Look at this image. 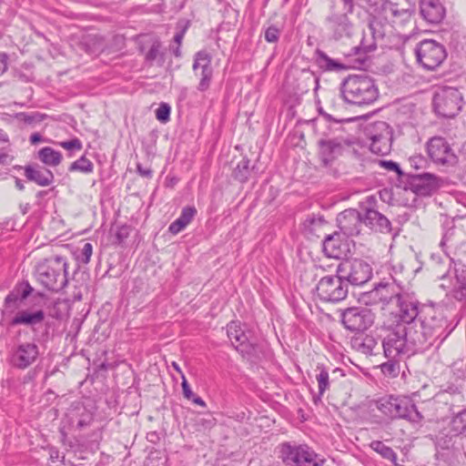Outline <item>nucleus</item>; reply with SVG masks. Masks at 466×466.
<instances>
[{
  "label": "nucleus",
  "instance_id": "nucleus-33",
  "mask_svg": "<svg viewBox=\"0 0 466 466\" xmlns=\"http://www.w3.org/2000/svg\"><path fill=\"white\" fill-rule=\"evenodd\" d=\"M316 64L324 71H340L345 66L340 62L330 58L324 51L317 49L315 51Z\"/></svg>",
  "mask_w": 466,
  "mask_h": 466
},
{
  "label": "nucleus",
  "instance_id": "nucleus-57",
  "mask_svg": "<svg viewBox=\"0 0 466 466\" xmlns=\"http://www.w3.org/2000/svg\"><path fill=\"white\" fill-rule=\"evenodd\" d=\"M325 222L324 218L322 217H317L315 215H310L309 216L305 222H304V226L306 228H309V227H312V226H318V225H322L323 223Z\"/></svg>",
  "mask_w": 466,
  "mask_h": 466
},
{
  "label": "nucleus",
  "instance_id": "nucleus-48",
  "mask_svg": "<svg viewBox=\"0 0 466 466\" xmlns=\"http://www.w3.org/2000/svg\"><path fill=\"white\" fill-rule=\"evenodd\" d=\"M171 107L167 103H161L156 110V117L158 121L166 123L169 120Z\"/></svg>",
  "mask_w": 466,
  "mask_h": 466
},
{
  "label": "nucleus",
  "instance_id": "nucleus-62",
  "mask_svg": "<svg viewBox=\"0 0 466 466\" xmlns=\"http://www.w3.org/2000/svg\"><path fill=\"white\" fill-rule=\"evenodd\" d=\"M185 31H186V29H183V30L176 33V35H174V42L176 43L177 46H181L182 39L185 35Z\"/></svg>",
  "mask_w": 466,
  "mask_h": 466
},
{
  "label": "nucleus",
  "instance_id": "nucleus-31",
  "mask_svg": "<svg viewBox=\"0 0 466 466\" xmlns=\"http://www.w3.org/2000/svg\"><path fill=\"white\" fill-rule=\"evenodd\" d=\"M196 214V208L190 206L183 208L180 216L169 225L168 231L173 235L178 234L191 222Z\"/></svg>",
  "mask_w": 466,
  "mask_h": 466
},
{
  "label": "nucleus",
  "instance_id": "nucleus-51",
  "mask_svg": "<svg viewBox=\"0 0 466 466\" xmlns=\"http://www.w3.org/2000/svg\"><path fill=\"white\" fill-rule=\"evenodd\" d=\"M94 46V49L90 51L91 53L102 52L105 48V45L103 42V38L98 35L91 36L86 41V46Z\"/></svg>",
  "mask_w": 466,
  "mask_h": 466
},
{
  "label": "nucleus",
  "instance_id": "nucleus-46",
  "mask_svg": "<svg viewBox=\"0 0 466 466\" xmlns=\"http://www.w3.org/2000/svg\"><path fill=\"white\" fill-rule=\"evenodd\" d=\"M161 44L156 41L152 44L149 50L146 54V60L148 63H152L157 58H160L161 62H164V54L160 51Z\"/></svg>",
  "mask_w": 466,
  "mask_h": 466
},
{
  "label": "nucleus",
  "instance_id": "nucleus-14",
  "mask_svg": "<svg viewBox=\"0 0 466 466\" xmlns=\"http://www.w3.org/2000/svg\"><path fill=\"white\" fill-rule=\"evenodd\" d=\"M343 327L351 332H364L374 323V314L367 307H350L340 310Z\"/></svg>",
  "mask_w": 466,
  "mask_h": 466
},
{
  "label": "nucleus",
  "instance_id": "nucleus-38",
  "mask_svg": "<svg viewBox=\"0 0 466 466\" xmlns=\"http://www.w3.org/2000/svg\"><path fill=\"white\" fill-rule=\"evenodd\" d=\"M463 237V232L454 228H449L443 235L441 241V246L443 248L448 246L449 248H458L460 247L459 240Z\"/></svg>",
  "mask_w": 466,
  "mask_h": 466
},
{
  "label": "nucleus",
  "instance_id": "nucleus-58",
  "mask_svg": "<svg viewBox=\"0 0 466 466\" xmlns=\"http://www.w3.org/2000/svg\"><path fill=\"white\" fill-rule=\"evenodd\" d=\"M16 117L27 124H31V123L35 122L36 119V116L28 114V113H25V112L17 114Z\"/></svg>",
  "mask_w": 466,
  "mask_h": 466
},
{
  "label": "nucleus",
  "instance_id": "nucleus-35",
  "mask_svg": "<svg viewBox=\"0 0 466 466\" xmlns=\"http://www.w3.org/2000/svg\"><path fill=\"white\" fill-rule=\"evenodd\" d=\"M38 159L48 167H57L63 159L62 154L51 147H45L38 151Z\"/></svg>",
  "mask_w": 466,
  "mask_h": 466
},
{
  "label": "nucleus",
  "instance_id": "nucleus-45",
  "mask_svg": "<svg viewBox=\"0 0 466 466\" xmlns=\"http://www.w3.org/2000/svg\"><path fill=\"white\" fill-rule=\"evenodd\" d=\"M213 78V68L212 69H207L200 71L199 74V83L198 85V90L200 92L207 91L211 85Z\"/></svg>",
  "mask_w": 466,
  "mask_h": 466
},
{
  "label": "nucleus",
  "instance_id": "nucleus-17",
  "mask_svg": "<svg viewBox=\"0 0 466 466\" xmlns=\"http://www.w3.org/2000/svg\"><path fill=\"white\" fill-rule=\"evenodd\" d=\"M427 152L431 159L438 165L452 167L458 162V157L441 137H433L427 142Z\"/></svg>",
  "mask_w": 466,
  "mask_h": 466
},
{
  "label": "nucleus",
  "instance_id": "nucleus-6",
  "mask_svg": "<svg viewBox=\"0 0 466 466\" xmlns=\"http://www.w3.org/2000/svg\"><path fill=\"white\" fill-rule=\"evenodd\" d=\"M451 266V258L446 257L444 259H441L434 267V271L437 277L445 281L447 274ZM441 288L443 289H450L451 296L457 301L461 303V310L466 311V266L455 268V282L451 287L444 282L441 283Z\"/></svg>",
  "mask_w": 466,
  "mask_h": 466
},
{
  "label": "nucleus",
  "instance_id": "nucleus-18",
  "mask_svg": "<svg viewBox=\"0 0 466 466\" xmlns=\"http://www.w3.org/2000/svg\"><path fill=\"white\" fill-rule=\"evenodd\" d=\"M364 8L369 14V29L370 35H373L375 38L383 39L387 34L391 32V22L390 16L377 7L373 3H368L362 0Z\"/></svg>",
  "mask_w": 466,
  "mask_h": 466
},
{
  "label": "nucleus",
  "instance_id": "nucleus-1",
  "mask_svg": "<svg viewBox=\"0 0 466 466\" xmlns=\"http://www.w3.org/2000/svg\"><path fill=\"white\" fill-rule=\"evenodd\" d=\"M456 325L442 308L424 304L417 324H411L410 328V339L418 350L424 351L432 346L438 349Z\"/></svg>",
  "mask_w": 466,
  "mask_h": 466
},
{
  "label": "nucleus",
  "instance_id": "nucleus-42",
  "mask_svg": "<svg viewBox=\"0 0 466 466\" xmlns=\"http://www.w3.org/2000/svg\"><path fill=\"white\" fill-rule=\"evenodd\" d=\"M249 175V159L244 157L234 169V177L241 183L248 180Z\"/></svg>",
  "mask_w": 466,
  "mask_h": 466
},
{
  "label": "nucleus",
  "instance_id": "nucleus-30",
  "mask_svg": "<svg viewBox=\"0 0 466 466\" xmlns=\"http://www.w3.org/2000/svg\"><path fill=\"white\" fill-rule=\"evenodd\" d=\"M350 345L356 351L364 355H372L374 350L378 347V339L371 335H360L353 337Z\"/></svg>",
  "mask_w": 466,
  "mask_h": 466
},
{
  "label": "nucleus",
  "instance_id": "nucleus-43",
  "mask_svg": "<svg viewBox=\"0 0 466 466\" xmlns=\"http://www.w3.org/2000/svg\"><path fill=\"white\" fill-rule=\"evenodd\" d=\"M388 361L380 365L381 372L388 377H397L400 372L399 359L387 358Z\"/></svg>",
  "mask_w": 466,
  "mask_h": 466
},
{
  "label": "nucleus",
  "instance_id": "nucleus-25",
  "mask_svg": "<svg viewBox=\"0 0 466 466\" xmlns=\"http://www.w3.org/2000/svg\"><path fill=\"white\" fill-rule=\"evenodd\" d=\"M410 188L419 196H429L438 187V177L431 173L410 175Z\"/></svg>",
  "mask_w": 466,
  "mask_h": 466
},
{
  "label": "nucleus",
  "instance_id": "nucleus-12",
  "mask_svg": "<svg viewBox=\"0 0 466 466\" xmlns=\"http://www.w3.org/2000/svg\"><path fill=\"white\" fill-rule=\"evenodd\" d=\"M365 135L370 141V148L372 153L387 155L391 150L393 130L385 121H376L365 127Z\"/></svg>",
  "mask_w": 466,
  "mask_h": 466
},
{
  "label": "nucleus",
  "instance_id": "nucleus-7",
  "mask_svg": "<svg viewBox=\"0 0 466 466\" xmlns=\"http://www.w3.org/2000/svg\"><path fill=\"white\" fill-rule=\"evenodd\" d=\"M383 299L392 302L396 306L397 324H402L405 328H410L411 324H417L420 319L421 306L413 294L408 292L397 293L395 296L383 295Z\"/></svg>",
  "mask_w": 466,
  "mask_h": 466
},
{
  "label": "nucleus",
  "instance_id": "nucleus-3",
  "mask_svg": "<svg viewBox=\"0 0 466 466\" xmlns=\"http://www.w3.org/2000/svg\"><path fill=\"white\" fill-rule=\"evenodd\" d=\"M340 92L346 103L358 106L371 105L379 97L375 80L367 75H350L341 83Z\"/></svg>",
  "mask_w": 466,
  "mask_h": 466
},
{
  "label": "nucleus",
  "instance_id": "nucleus-53",
  "mask_svg": "<svg viewBox=\"0 0 466 466\" xmlns=\"http://www.w3.org/2000/svg\"><path fill=\"white\" fill-rule=\"evenodd\" d=\"M279 30L275 25H270L265 31V39L268 43H276L279 38Z\"/></svg>",
  "mask_w": 466,
  "mask_h": 466
},
{
  "label": "nucleus",
  "instance_id": "nucleus-4",
  "mask_svg": "<svg viewBox=\"0 0 466 466\" xmlns=\"http://www.w3.org/2000/svg\"><path fill=\"white\" fill-rule=\"evenodd\" d=\"M7 327L23 326L31 329L34 339L39 343L46 342L51 339V322L46 319L43 309H17L14 314L3 317Z\"/></svg>",
  "mask_w": 466,
  "mask_h": 466
},
{
  "label": "nucleus",
  "instance_id": "nucleus-28",
  "mask_svg": "<svg viewBox=\"0 0 466 466\" xmlns=\"http://www.w3.org/2000/svg\"><path fill=\"white\" fill-rule=\"evenodd\" d=\"M348 250V245L339 232L328 235L323 240V251L329 258H341L347 255Z\"/></svg>",
  "mask_w": 466,
  "mask_h": 466
},
{
  "label": "nucleus",
  "instance_id": "nucleus-32",
  "mask_svg": "<svg viewBox=\"0 0 466 466\" xmlns=\"http://www.w3.org/2000/svg\"><path fill=\"white\" fill-rule=\"evenodd\" d=\"M378 39L379 38H375L373 35H370L368 37L364 33L360 45L352 48V55L359 56L358 60L364 62L366 60V56L376 50V42Z\"/></svg>",
  "mask_w": 466,
  "mask_h": 466
},
{
  "label": "nucleus",
  "instance_id": "nucleus-24",
  "mask_svg": "<svg viewBox=\"0 0 466 466\" xmlns=\"http://www.w3.org/2000/svg\"><path fill=\"white\" fill-rule=\"evenodd\" d=\"M394 405L393 420L403 419L411 423H420L422 421L423 415L418 410L411 399L408 397H396Z\"/></svg>",
  "mask_w": 466,
  "mask_h": 466
},
{
  "label": "nucleus",
  "instance_id": "nucleus-5",
  "mask_svg": "<svg viewBox=\"0 0 466 466\" xmlns=\"http://www.w3.org/2000/svg\"><path fill=\"white\" fill-rule=\"evenodd\" d=\"M410 330L411 329L405 328L402 324H395L389 328L381 342L386 358L400 359L419 351L410 339Z\"/></svg>",
  "mask_w": 466,
  "mask_h": 466
},
{
  "label": "nucleus",
  "instance_id": "nucleus-29",
  "mask_svg": "<svg viewBox=\"0 0 466 466\" xmlns=\"http://www.w3.org/2000/svg\"><path fill=\"white\" fill-rule=\"evenodd\" d=\"M24 170L25 177L40 187L50 186L55 180L54 173L50 169L38 165H27Z\"/></svg>",
  "mask_w": 466,
  "mask_h": 466
},
{
  "label": "nucleus",
  "instance_id": "nucleus-47",
  "mask_svg": "<svg viewBox=\"0 0 466 466\" xmlns=\"http://www.w3.org/2000/svg\"><path fill=\"white\" fill-rule=\"evenodd\" d=\"M93 253V246L91 243L86 242L79 252L76 253V259L83 263L87 264Z\"/></svg>",
  "mask_w": 466,
  "mask_h": 466
},
{
  "label": "nucleus",
  "instance_id": "nucleus-54",
  "mask_svg": "<svg viewBox=\"0 0 466 466\" xmlns=\"http://www.w3.org/2000/svg\"><path fill=\"white\" fill-rule=\"evenodd\" d=\"M380 167H385L386 169H388L390 171L396 172L398 175L402 174L399 164L392 160H380Z\"/></svg>",
  "mask_w": 466,
  "mask_h": 466
},
{
  "label": "nucleus",
  "instance_id": "nucleus-8",
  "mask_svg": "<svg viewBox=\"0 0 466 466\" xmlns=\"http://www.w3.org/2000/svg\"><path fill=\"white\" fill-rule=\"evenodd\" d=\"M414 52L418 64L428 71L440 67L447 57L445 46L432 39L420 41Z\"/></svg>",
  "mask_w": 466,
  "mask_h": 466
},
{
  "label": "nucleus",
  "instance_id": "nucleus-9",
  "mask_svg": "<svg viewBox=\"0 0 466 466\" xmlns=\"http://www.w3.org/2000/svg\"><path fill=\"white\" fill-rule=\"evenodd\" d=\"M462 107V95L456 87H439L433 96L435 113L444 118H452Z\"/></svg>",
  "mask_w": 466,
  "mask_h": 466
},
{
  "label": "nucleus",
  "instance_id": "nucleus-27",
  "mask_svg": "<svg viewBox=\"0 0 466 466\" xmlns=\"http://www.w3.org/2000/svg\"><path fill=\"white\" fill-rule=\"evenodd\" d=\"M420 14L430 24H438L445 16V8L440 0H420Z\"/></svg>",
  "mask_w": 466,
  "mask_h": 466
},
{
  "label": "nucleus",
  "instance_id": "nucleus-16",
  "mask_svg": "<svg viewBox=\"0 0 466 466\" xmlns=\"http://www.w3.org/2000/svg\"><path fill=\"white\" fill-rule=\"evenodd\" d=\"M351 142L344 137H329L324 135L318 141L319 155L324 166H329L350 148Z\"/></svg>",
  "mask_w": 466,
  "mask_h": 466
},
{
  "label": "nucleus",
  "instance_id": "nucleus-13",
  "mask_svg": "<svg viewBox=\"0 0 466 466\" xmlns=\"http://www.w3.org/2000/svg\"><path fill=\"white\" fill-rule=\"evenodd\" d=\"M227 336L232 346L242 357L250 361L259 359L261 349L258 343L248 340V336L241 328L238 321H231L227 325Z\"/></svg>",
  "mask_w": 466,
  "mask_h": 466
},
{
  "label": "nucleus",
  "instance_id": "nucleus-64",
  "mask_svg": "<svg viewBox=\"0 0 466 466\" xmlns=\"http://www.w3.org/2000/svg\"><path fill=\"white\" fill-rule=\"evenodd\" d=\"M344 3L345 8L347 9L346 13L352 14L354 4L352 0H342Z\"/></svg>",
  "mask_w": 466,
  "mask_h": 466
},
{
  "label": "nucleus",
  "instance_id": "nucleus-60",
  "mask_svg": "<svg viewBox=\"0 0 466 466\" xmlns=\"http://www.w3.org/2000/svg\"><path fill=\"white\" fill-rule=\"evenodd\" d=\"M7 55L0 53V76H2L7 70Z\"/></svg>",
  "mask_w": 466,
  "mask_h": 466
},
{
  "label": "nucleus",
  "instance_id": "nucleus-34",
  "mask_svg": "<svg viewBox=\"0 0 466 466\" xmlns=\"http://www.w3.org/2000/svg\"><path fill=\"white\" fill-rule=\"evenodd\" d=\"M451 431L454 436L466 441V408L454 413L451 419Z\"/></svg>",
  "mask_w": 466,
  "mask_h": 466
},
{
  "label": "nucleus",
  "instance_id": "nucleus-36",
  "mask_svg": "<svg viewBox=\"0 0 466 466\" xmlns=\"http://www.w3.org/2000/svg\"><path fill=\"white\" fill-rule=\"evenodd\" d=\"M395 400L394 396H385L375 400L374 405L385 417L393 420Z\"/></svg>",
  "mask_w": 466,
  "mask_h": 466
},
{
  "label": "nucleus",
  "instance_id": "nucleus-59",
  "mask_svg": "<svg viewBox=\"0 0 466 466\" xmlns=\"http://www.w3.org/2000/svg\"><path fill=\"white\" fill-rule=\"evenodd\" d=\"M137 173L144 177H152V170L150 168H145L141 164L137 165Z\"/></svg>",
  "mask_w": 466,
  "mask_h": 466
},
{
  "label": "nucleus",
  "instance_id": "nucleus-41",
  "mask_svg": "<svg viewBox=\"0 0 466 466\" xmlns=\"http://www.w3.org/2000/svg\"><path fill=\"white\" fill-rule=\"evenodd\" d=\"M68 170L70 172L79 171L88 174L93 172L94 165L88 158H86L85 156H82L70 165Z\"/></svg>",
  "mask_w": 466,
  "mask_h": 466
},
{
  "label": "nucleus",
  "instance_id": "nucleus-50",
  "mask_svg": "<svg viewBox=\"0 0 466 466\" xmlns=\"http://www.w3.org/2000/svg\"><path fill=\"white\" fill-rule=\"evenodd\" d=\"M58 145L66 150L79 151L82 149L83 145L79 138L74 137L73 139L59 142Z\"/></svg>",
  "mask_w": 466,
  "mask_h": 466
},
{
  "label": "nucleus",
  "instance_id": "nucleus-61",
  "mask_svg": "<svg viewBox=\"0 0 466 466\" xmlns=\"http://www.w3.org/2000/svg\"><path fill=\"white\" fill-rule=\"evenodd\" d=\"M9 159L8 151L5 148L0 149V164H6Z\"/></svg>",
  "mask_w": 466,
  "mask_h": 466
},
{
  "label": "nucleus",
  "instance_id": "nucleus-37",
  "mask_svg": "<svg viewBox=\"0 0 466 466\" xmlns=\"http://www.w3.org/2000/svg\"><path fill=\"white\" fill-rule=\"evenodd\" d=\"M370 447L379 453L383 459L389 460L394 465H397V454L390 447L385 445L380 441H371Z\"/></svg>",
  "mask_w": 466,
  "mask_h": 466
},
{
  "label": "nucleus",
  "instance_id": "nucleus-20",
  "mask_svg": "<svg viewBox=\"0 0 466 466\" xmlns=\"http://www.w3.org/2000/svg\"><path fill=\"white\" fill-rule=\"evenodd\" d=\"M349 13L331 10L326 17L328 29L332 33L335 40L343 37H351L354 31V25L349 17Z\"/></svg>",
  "mask_w": 466,
  "mask_h": 466
},
{
  "label": "nucleus",
  "instance_id": "nucleus-40",
  "mask_svg": "<svg viewBox=\"0 0 466 466\" xmlns=\"http://www.w3.org/2000/svg\"><path fill=\"white\" fill-rule=\"evenodd\" d=\"M211 60V56L208 51L200 50L195 54L192 68L195 72L199 68L201 70H204L205 68L212 69Z\"/></svg>",
  "mask_w": 466,
  "mask_h": 466
},
{
  "label": "nucleus",
  "instance_id": "nucleus-39",
  "mask_svg": "<svg viewBox=\"0 0 466 466\" xmlns=\"http://www.w3.org/2000/svg\"><path fill=\"white\" fill-rule=\"evenodd\" d=\"M317 370L319 371V373L316 376L319 395L322 396L326 392V390L329 389V374L326 367L322 364L317 365Z\"/></svg>",
  "mask_w": 466,
  "mask_h": 466
},
{
  "label": "nucleus",
  "instance_id": "nucleus-56",
  "mask_svg": "<svg viewBox=\"0 0 466 466\" xmlns=\"http://www.w3.org/2000/svg\"><path fill=\"white\" fill-rule=\"evenodd\" d=\"M181 387H182V391H183L184 397L188 400L190 399H193L195 393L191 390L190 386H189L186 377L184 376V374H182Z\"/></svg>",
  "mask_w": 466,
  "mask_h": 466
},
{
  "label": "nucleus",
  "instance_id": "nucleus-44",
  "mask_svg": "<svg viewBox=\"0 0 466 466\" xmlns=\"http://www.w3.org/2000/svg\"><path fill=\"white\" fill-rule=\"evenodd\" d=\"M394 285L389 283H380L375 289L372 291L376 296L379 297L380 300L385 304H392V302H388L383 299V295L387 296H395L398 292H394Z\"/></svg>",
  "mask_w": 466,
  "mask_h": 466
},
{
  "label": "nucleus",
  "instance_id": "nucleus-21",
  "mask_svg": "<svg viewBox=\"0 0 466 466\" xmlns=\"http://www.w3.org/2000/svg\"><path fill=\"white\" fill-rule=\"evenodd\" d=\"M338 227L347 237L358 236L364 226L363 212L354 208H348L337 217Z\"/></svg>",
  "mask_w": 466,
  "mask_h": 466
},
{
  "label": "nucleus",
  "instance_id": "nucleus-2",
  "mask_svg": "<svg viewBox=\"0 0 466 466\" xmlns=\"http://www.w3.org/2000/svg\"><path fill=\"white\" fill-rule=\"evenodd\" d=\"M68 262L62 255L40 259L35 267L37 282L46 289L59 292L68 285Z\"/></svg>",
  "mask_w": 466,
  "mask_h": 466
},
{
  "label": "nucleus",
  "instance_id": "nucleus-26",
  "mask_svg": "<svg viewBox=\"0 0 466 466\" xmlns=\"http://www.w3.org/2000/svg\"><path fill=\"white\" fill-rule=\"evenodd\" d=\"M363 221L365 227L375 232L388 234L392 230L390 221L374 208L363 210Z\"/></svg>",
  "mask_w": 466,
  "mask_h": 466
},
{
  "label": "nucleus",
  "instance_id": "nucleus-19",
  "mask_svg": "<svg viewBox=\"0 0 466 466\" xmlns=\"http://www.w3.org/2000/svg\"><path fill=\"white\" fill-rule=\"evenodd\" d=\"M38 356L39 348L35 342H21L10 351L9 363L18 370H25L35 362Z\"/></svg>",
  "mask_w": 466,
  "mask_h": 466
},
{
  "label": "nucleus",
  "instance_id": "nucleus-22",
  "mask_svg": "<svg viewBox=\"0 0 466 466\" xmlns=\"http://www.w3.org/2000/svg\"><path fill=\"white\" fill-rule=\"evenodd\" d=\"M34 289L27 281L17 283L14 289L6 295L4 302L3 317H8L19 309L20 304L27 299Z\"/></svg>",
  "mask_w": 466,
  "mask_h": 466
},
{
  "label": "nucleus",
  "instance_id": "nucleus-49",
  "mask_svg": "<svg viewBox=\"0 0 466 466\" xmlns=\"http://www.w3.org/2000/svg\"><path fill=\"white\" fill-rule=\"evenodd\" d=\"M409 164L416 170L426 168L428 160L420 154L411 156L409 158Z\"/></svg>",
  "mask_w": 466,
  "mask_h": 466
},
{
  "label": "nucleus",
  "instance_id": "nucleus-63",
  "mask_svg": "<svg viewBox=\"0 0 466 466\" xmlns=\"http://www.w3.org/2000/svg\"><path fill=\"white\" fill-rule=\"evenodd\" d=\"M42 136L39 133H33L29 137V141L32 145H35L36 143L42 141Z\"/></svg>",
  "mask_w": 466,
  "mask_h": 466
},
{
  "label": "nucleus",
  "instance_id": "nucleus-10",
  "mask_svg": "<svg viewBox=\"0 0 466 466\" xmlns=\"http://www.w3.org/2000/svg\"><path fill=\"white\" fill-rule=\"evenodd\" d=\"M279 458L288 466H320L323 460L308 445L284 442L279 447Z\"/></svg>",
  "mask_w": 466,
  "mask_h": 466
},
{
  "label": "nucleus",
  "instance_id": "nucleus-11",
  "mask_svg": "<svg viewBox=\"0 0 466 466\" xmlns=\"http://www.w3.org/2000/svg\"><path fill=\"white\" fill-rule=\"evenodd\" d=\"M317 296L322 301L337 303L345 299L349 293L347 281L340 272L328 275L319 279L316 287Z\"/></svg>",
  "mask_w": 466,
  "mask_h": 466
},
{
  "label": "nucleus",
  "instance_id": "nucleus-55",
  "mask_svg": "<svg viewBox=\"0 0 466 466\" xmlns=\"http://www.w3.org/2000/svg\"><path fill=\"white\" fill-rule=\"evenodd\" d=\"M130 233V228L127 225H123L119 227L116 232V238L118 241V243L123 242Z\"/></svg>",
  "mask_w": 466,
  "mask_h": 466
},
{
  "label": "nucleus",
  "instance_id": "nucleus-23",
  "mask_svg": "<svg viewBox=\"0 0 466 466\" xmlns=\"http://www.w3.org/2000/svg\"><path fill=\"white\" fill-rule=\"evenodd\" d=\"M368 3H373L380 10L386 13L390 18L404 16L409 18L414 12L413 5L410 0H367Z\"/></svg>",
  "mask_w": 466,
  "mask_h": 466
},
{
  "label": "nucleus",
  "instance_id": "nucleus-52",
  "mask_svg": "<svg viewBox=\"0 0 466 466\" xmlns=\"http://www.w3.org/2000/svg\"><path fill=\"white\" fill-rule=\"evenodd\" d=\"M92 421L93 415L86 409H83V412L80 414V418L76 421V427L77 429L81 430L83 428L89 426Z\"/></svg>",
  "mask_w": 466,
  "mask_h": 466
},
{
  "label": "nucleus",
  "instance_id": "nucleus-15",
  "mask_svg": "<svg viewBox=\"0 0 466 466\" xmlns=\"http://www.w3.org/2000/svg\"><path fill=\"white\" fill-rule=\"evenodd\" d=\"M337 272H340L347 284L361 286L372 276L370 266L362 259L345 260L339 264Z\"/></svg>",
  "mask_w": 466,
  "mask_h": 466
}]
</instances>
